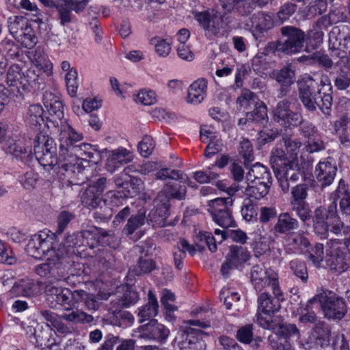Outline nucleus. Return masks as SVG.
Here are the masks:
<instances>
[{"label": "nucleus", "instance_id": "3c124183", "mask_svg": "<svg viewBox=\"0 0 350 350\" xmlns=\"http://www.w3.org/2000/svg\"><path fill=\"white\" fill-rule=\"evenodd\" d=\"M15 39L26 48H31L36 44V38L30 25L25 29Z\"/></svg>", "mask_w": 350, "mask_h": 350}, {"label": "nucleus", "instance_id": "20e7f679", "mask_svg": "<svg viewBox=\"0 0 350 350\" xmlns=\"http://www.w3.org/2000/svg\"><path fill=\"white\" fill-rule=\"evenodd\" d=\"M342 45L345 50L350 51V36L349 34L342 36L340 30L336 27L329 33V50L330 55L319 51L313 53L314 64L329 70L334 67V63L332 58L338 57L340 59L346 58V52L342 51L339 46Z\"/></svg>", "mask_w": 350, "mask_h": 350}, {"label": "nucleus", "instance_id": "9b49d317", "mask_svg": "<svg viewBox=\"0 0 350 350\" xmlns=\"http://www.w3.org/2000/svg\"><path fill=\"white\" fill-rule=\"evenodd\" d=\"M51 239L46 232L40 231L31 236L26 246V251L36 258H41L51 252L55 255L56 250L51 245Z\"/></svg>", "mask_w": 350, "mask_h": 350}, {"label": "nucleus", "instance_id": "774afa93", "mask_svg": "<svg viewBox=\"0 0 350 350\" xmlns=\"http://www.w3.org/2000/svg\"><path fill=\"white\" fill-rule=\"evenodd\" d=\"M136 248L140 256H144V258H149L154 254L156 246L151 240H147L142 243L141 245H136Z\"/></svg>", "mask_w": 350, "mask_h": 350}, {"label": "nucleus", "instance_id": "4be33fe9", "mask_svg": "<svg viewBox=\"0 0 350 350\" xmlns=\"http://www.w3.org/2000/svg\"><path fill=\"white\" fill-rule=\"evenodd\" d=\"M265 290V291L262 293L258 298V311L262 312L267 316H271L280 308V297L281 295H275V297L272 298L269 293V291L271 289L266 288Z\"/></svg>", "mask_w": 350, "mask_h": 350}, {"label": "nucleus", "instance_id": "ea45409f", "mask_svg": "<svg viewBox=\"0 0 350 350\" xmlns=\"http://www.w3.org/2000/svg\"><path fill=\"white\" fill-rule=\"evenodd\" d=\"M195 18L199 24L205 29L215 36L219 35V30L215 27V17L208 12H198L195 14Z\"/></svg>", "mask_w": 350, "mask_h": 350}, {"label": "nucleus", "instance_id": "72a5a7b5", "mask_svg": "<svg viewBox=\"0 0 350 350\" xmlns=\"http://www.w3.org/2000/svg\"><path fill=\"white\" fill-rule=\"evenodd\" d=\"M128 154L129 151L124 148L111 151L106 162L107 171L112 173L123 163H126L127 159L126 157Z\"/></svg>", "mask_w": 350, "mask_h": 350}, {"label": "nucleus", "instance_id": "393cba45", "mask_svg": "<svg viewBox=\"0 0 350 350\" xmlns=\"http://www.w3.org/2000/svg\"><path fill=\"white\" fill-rule=\"evenodd\" d=\"M286 250L288 253H296L299 250L307 248L310 245V241L302 231L291 232L285 239Z\"/></svg>", "mask_w": 350, "mask_h": 350}, {"label": "nucleus", "instance_id": "338daca9", "mask_svg": "<svg viewBox=\"0 0 350 350\" xmlns=\"http://www.w3.org/2000/svg\"><path fill=\"white\" fill-rule=\"evenodd\" d=\"M308 186L305 184H299L293 187L291 189V200L295 201H306L308 197Z\"/></svg>", "mask_w": 350, "mask_h": 350}, {"label": "nucleus", "instance_id": "7ed1b4c3", "mask_svg": "<svg viewBox=\"0 0 350 350\" xmlns=\"http://www.w3.org/2000/svg\"><path fill=\"white\" fill-rule=\"evenodd\" d=\"M280 31L281 38L277 41L269 42L266 46L267 51H277L291 55L307 51V47L304 48L307 35L301 29L286 25L280 27Z\"/></svg>", "mask_w": 350, "mask_h": 350}, {"label": "nucleus", "instance_id": "2eb2a0df", "mask_svg": "<svg viewBox=\"0 0 350 350\" xmlns=\"http://www.w3.org/2000/svg\"><path fill=\"white\" fill-rule=\"evenodd\" d=\"M291 103L287 99L279 101L273 109V119L285 127L296 126L301 114L290 109Z\"/></svg>", "mask_w": 350, "mask_h": 350}, {"label": "nucleus", "instance_id": "680f3d73", "mask_svg": "<svg viewBox=\"0 0 350 350\" xmlns=\"http://www.w3.org/2000/svg\"><path fill=\"white\" fill-rule=\"evenodd\" d=\"M71 291L67 288H64V290L59 295V297L55 300V302L60 305L65 310H70L72 309V304L70 301Z\"/></svg>", "mask_w": 350, "mask_h": 350}, {"label": "nucleus", "instance_id": "9d476101", "mask_svg": "<svg viewBox=\"0 0 350 350\" xmlns=\"http://www.w3.org/2000/svg\"><path fill=\"white\" fill-rule=\"evenodd\" d=\"M271 184L262 183L256 181L243 182V184L233 183L227 188V193L234 196L237 192H241L250 198L260 200L269 193Z\"/></svg>", "mask_w": 350, "mask_h": 350}, {"label": "nucleus", "instance_id": "864d4df0", "mask_svg": "<svg viewBox=\"0 0 350 350\" xmlns=\"http://www.w3.org/2000/svg\"><path fill=\"white\" fill-rule=\"evenodd\" d=\"M273 27V21L271 16L262 15L258 18V23L255 26L254 36L258 38V36L266 32Z\"/></svg>", "mask_w": 350, "mask_h": 350}, {"label": "nucleus", "instance_id": "a19ab883", "mask_svg": "<svg viewBox=\"0 0 350 350\" xmlns=\"http://www.w3.org/2000/svg\"><path fill=\"white\" fill-rule=\"evenodd\" d=\"M8 23L9 31L14 38L29 26L28 20L21 16L10 17Z\"/></svg>", "mask_w": 350, "mask_h": 350}, {"label": "nucleus", "instance_id": "39448f33", "mask_svg": "<svg viewBox=\"0 0 350 350\" xmlns=\"http://www.w3.org/2000/svg\"><path fill=\"white\" fill-rule=\"evenodd\" d=\"M82 137L81 134L77 133L69 125L62 126L59 139L61 155L69 154L79 160L83 157L92 158L94 154L90 151L92 150L90 144L85 143L77 144Z\"/></svg>", "mask_w": 350, "mask_h": 350}, {"label": "nucleus", "instance_id": "f704fd0d", "mask_svg": "<svg viewBox=\"0 0 350 350\" xmlns=\"http://www.w3.org/2000/svg\"><path fill=\"white\" fill-rule=\"evenodd\" d=\"M158 312V302L154 294L150 291L148 293V302L139 309V322L143 323L154 317Z\"/></svg>", "mask_w": 350, "mask_h": 350}, {"label": "nucleus", "instance_id": "6e6552de", "mask_svg": "<svg viewBox=\"0 0 350 350\" xmlns=\"http://www.w3.org/2000/svg\"><path fill=\"white\" fill-rule=\"evenodd\" d=\"M90 233L84 230L67 235L63 245L56 250L55 256L57 260H60L66 257L70 258L73 256H81L82 252H85L88 247L92 250L93 244L88 241L91 237Z\"/></svg>", "mask_w": 350, "mask_h": 350}, {"label": "nucleus", "instance_id": "8fccbe9b", "mask_svg": "<svg viewBox=\"0 0 350 350\" xmlns=\"http://www.w3.org/2000/svg\"><path fill=\"white\" fill-rule=\"evenodd\" d=\"M290 268L294 275L300 278L303 282H306L308 278L307 267L304 262L293 260L290 262Z\"/></svg>", "mask_w": 350, "mask_h": 350}, {"label": "nucleus", "instance_id": "13d9d810", "mask_svg": "<svg viewBox=\"0 0 350 350\" xmlns=\"http://www.w3.org/2000/svg\"><path fill=\"white\" fill-rule=\"evenodd\" d=\"M325 146L323 141L319 137H316V136L307 139L304 143V149L309 153L317 152L325 150Z\"/></svg>", "mask_w": 350, "mask_h": 350}, {"label": "nucleus", "instance_id": "c9c22d12", "mask_svg": "<svg viewBox=\"0 0 350 350\" xmlns=\"http://www.w3.org/2000/svg\"><path fill=\"white\" fill-rule=\"evenodd\" d=\"M88 255L94 256L97 261L100 263L105 268L108 269L114 265L115 256L111 252L103 247L98 245L92 250V254L88 253Z\"/></svg>", "mask_w": 350, "mask_h": 350}, {"label": "nucleus", "instance_id": "69168bd1", "mask_svg": "<svg viewBox=\"0 0 350 350\" xmlns=\"http://www.w3.org/2000/svg\"><path fill=\"white\" fill-rule=\"evenodd\" d=\"M241 215L247 221H251L257 215L256 208L250 200H245L241 208Z\"/></svg>", "mask_w": 350, "mask_h": 350}, {"label": "nucleus", "instance_id": "7c9ffc66", "mask_svg": "<svg viewBox=\"0 0 350 350\" xmlns=\"http://www.w3.org/2000/svg\"><path fill=\"white\" fill-rule=\"evenodd\" d=\"M146 210L142 208L136 214L132 215L127 220L122 230V233L126 236L133 234L138 228L147 223Z\"/></svg>", "mask_w": 350, "mask_h": 350}, {"label": "nucleus", "instance_id": "473e14b6", "mask_svg": "<svg viewBox=\"0 0 350 350\" xmlns=\"http://www.w3.org/2000/svg\"><path fill=\"white\" fill-rule=\"evenodd\" d=\"M291 158H288L284 151L280 148L273 149L270 156V164L275 174H280L281 170H284L286 165L291 162Z\"/></svg>", "mask_w": 350, "mask_h": 350}, {"label": "nucleus", "instance_id": "6ab92c4d", "mask_svg": "<svg viewBox=\"0 0 350 350\" xmlns=\"http://www.w3.org/2000/svg\"><path fill=\"white\" fill-rule=\"evenodd\" d=\"M138 333L141 338L163 342L168 337L170 331L157 320L151 319L148 323L138 328Z\"/></svg>", "mask_w": 350, "mask_h": 350}, {"label": "nucleus", "instance_id": "ddd939ff", "mask_svg": "<svg viewBox=\"0 0 350 350\" xmlns=\"http://www.w3.org/2000/svg\"><path fill=\"white\" fill-rule=\"evenodd\" d=\"M250 257V253L246 247L239 245L230 246L226 260L221 267V274L225 277L228 276L230 270L245 263Z\"/></svg>", "mask_w": 350, "mask_h": 350}, {"label": "nucleus", "instance_id": "bf43d9fd", "mask_svg": "<svg viewBox=\"0 0 350 350\" xmlns=\"http://www.w3.org/2000/svg\"><path fill=\"white\" fill-rule=\"evenodd\" d=\"M284 146L288 153L291 154V158H297L301 143L297 139H292L287 136L282 138Z\"/></svg>", "mask_w": 350, "mask_h": 350}, {"label": "nucleus", "instance_id": "1a4fd4ad", "mask_svg": "<svg viewBox=\"0 0 350 350\" xmlns=\"http://www.w3.org/2000/svg\"><path fill=\"white\" fill-rule=\"evenodd\" d=\"M250 280L257 291L270 288L275 296L281 295L278 274L271 269H266L263 265L253 266L250 273Z\"/></svg>", "mask_w": 350, "mask_h": 350}, {"label": "nucleus", "instance_id": "c85d7f7f", "mask_svg": "<svg viewBox=\"0 0 350 350\" xmlns=\"http://www.w3.org/2000/svg\"><path fill=\"white\" fill-rule=\"evenodd\" d=\"M335 88L340 91L347 90L350 87V51L346 57L344 67H341L333 80Z\"/></svg>", "mask_w": 350, "mask_h": 350}, {"label": "nucleus", "instance_id": "423d86ee", "mask_svg": "<svg viewBox=\"0 0 350 350\" xmlns=\"http://www.w3.org/2000/svg\"><path fill=\"white\" fill-rule=\"evenodd\" d=\"M319 237L321 239L327 240L325 245L326 252L328 255L327 264L330 269L338 273L346 271L348 265L345 262L344 250L350 246V235L346 237L328 235L327 237Z\"/></svg>", "mask_w": 350, "mask_h": 350}, {"label": "nucleus", "instance_id": "a878e982", "mask_svg": "<svg viewBox=\"0 0 350 350\" xmlns=\"http://www.w3.org/2000/svg\"><path fill=\"white\" fill-rule=\"evenodd\" d=\"M206 89L207 81L204 79L195 81L188 89L187 103L194 105L200 103L206 96Z\"/></svg>", "mask_w": 350, "mask_h": 350}, {"label": "nucleus", "instance_id": "4468645a", "mask_svg": "<svg viewBox=\"0 0 350 350\" xmlns=\"http://www.w3.org/2000/svg\"><path fill=\"white\" fill-rule=\"evenodd\" d=\"M57 170L59 173L69 179L83 180L85 168L81 161L69 154L62 156L59 152V163Z\"/></svg>", "mask_w": 350, "mask_h": 350}, {"label": "nucleus", "instance_id": "79ce46f5", "mask_svg": "<svg viewBox=\"0 0 350 350\" xmlns=\"http://www.w3.org/2000/svg\"><path fill=\"white\" fill-rule=\"evenodd\" d=\"M280 175L290 180H297L300 175L297 158H291V162L286 165V167H285L284 170H281V172H280V174H275V176Z\"/></svg>", "mask_w": 350, "mask_h": 350}, {"label": "nucleus", "instance_id": "f8f14e48", "mask_svg": "<svg viewBox=\"0 0 350 350\" xmlns=\"http://www.w3.org/2000/svg\"><path fill=\"white\" fill-rule=\"evenodd\" d=\"M166 202L163 195L157 196L154 200V208L146 216L147 224L153 228H162L169 224L167 219L170 215V204H166Z\"/></svg>", "mask_w": 350, "mask_h": 350}, {"label": "nucleus", "instance_id": "b1692460", "mask_svg": "<svg viewBox=\"0 0 350 350\" xmlns=\"http://www.w3.org/2000/svg\"><path fill=\"white\" fill-rule=\"evenodd\" d=\"M123 295L120 298L113 299L111 301L110 310L113 313L120 312L121 308L129 307L134 304L138 299V294L131 286L123 287Z\"/></svg>", "mask_w": 350, "mask_h": 350}, {"label": "nucleus", "instance_id": "09e8293b", "mask_svg": "<svg viewBox=\"0 0 350 350\" xmlns=\"http://www.w3.org/2000/svg\"><path fill=\"white\" fill-rule=\"evenodd\" d=\"M297 124H299V134L306 140L315 137L317 133V129L313 123L308 120H304L302 117Z\"/></svg>", "mask_w": 350, "mask_h": 350}, {"label": "nucleus", "instance_id": "6e6d98bb", "mask_svg": "<svg viewBox=\"0 0 350 350\" xmlns=\"http://www.w3.org/2000/svg\"><path fill=\"white\" fill-rule=\"evenodd\" d=\"M237 340L244 344H250L253 339V325L252 324L240 327L237 332Z\"/></svg>", "mask_w": 350, "mask_h": 350}, {"label": "nucleus", "instance_id": "e433bc0d", "mask_svg": "<svg viewBox=\"0 0 350 350\" xmlns=\"http://www.w3.org/2000/svg\"><path fill=\"white\" fill-rule=\"evenodd\" d=\"M82 204L89 208H96L105 202L100 193L96 192L93 187H88L81 196Z\"/></svg>", "mask_w": 350, "mask_h": 350}, {"label": "nucleus", "instance_id": "a18cd8bd", "mask_svg": "<svg viewBox=\"0 0 350 350\" xmlns=\"http://www.w3.org/2000/svg\"><path fill=\"white\" fill-rule=\"evenodd\" d=\"M247 119L250 122L261 123L267 118V109L266 105L262 103H255V109L247 113Z\"/></svg>", "mask_w": 350, "mask_h": 350}, {"label": "nucleus", "instance_id": "aec40b11", "mask_svg": "<svg viewBox=\"0 0 350 350\" xmlns=\"http://www.w3.org/2000/svg\"><path fill=\"white\" fill-rule=\"evenodd\" d=\"M40 293L39 284L33 280L25 278L16 281L11 289L10 294L12 297H32Z\"/></svg>", "mask_w": 350, "mask_h": 350}, {"label": "nucleus", "instance_id": "0e129e2a", "mask_svg": "<svg viewBox=\"0 0 350 350\" xmlns=\"http://www.w3.org/2000/svg\"><path fill=\"white\" fill-rule=\"evenodd\" d=\"M98 207L99 209L93 213L94 219L100 221H108L112 216L111 208L106 204V202H103Z\"/></svg>", "mask_w": 350, "mask_h": 350}, {"label": "nucleus", "instance_id": "dca6fc26", "mask_svg": "<svg viewBox=\"0 0 350 350\" xmlns=\"http://www.w3.org/2000/svg\"><path fill=\"white\" fill-rule=\"evenodd\" d=\"M270 77L280 85L278 98H282L289 93L291 86L295 81V72L292 65L286 64L280 69L273 70Z\"/></svg>", "mask_w": 350, "mask_h": 350}, {"label": "nucleus", "instance_id": "4c0bfd02", "mask_svg": "<svg viewBox=\"0 0 350 350\" xmlns=\"http://www.w3.org/2000/svg\"><path fill=\"white\" fill-rule=\"evenodd\" d=\"M156 268V263L152 258H144V256H140L137 265L129 269V274L135 275L147 274Z\"/></svg>", "mask_w": 350, "mask_h": 350}, {"label": "nucleus", "instance_id": "f03ea898", "mask_svg": "<svg viewBox=\"0 0 350 350\" xmlns=\"http://www.w3.org/2000/svg\"><path fill=\"white\" fill-rule=\"evenodd\" d=\"M332 87L330 83L317 82L309 77L299 87V97L304 107L310 112L317 108L326 116H330L332 105Z\"/></svg>", "mask_w": 350, "mask_h": 350}, {"label": "nucleus", "instance_id": "603ef678", "mask_svg": "<svg viewBox=\"0 0 350 350\" xmlns=\"http://www.w3.org/2000/svg\"><path fill=\"white\" fill-rule=\"evenodd\" d=\"M8 152L16 159L25 161L29 157L31 150H27L18 143H14L9 146Z\"/></svg>", "mask_w": 350, "mask_h": 350}, {"label": "nucleus", "instance_id": "cd10ccee", "mask_svg": "<svg viewBox=\"0 0 350 350\" xmlns=\"http://www.w3.org/2000/svg\"><path fill=\"white\" fill-rule=\"evenodd\" d=\"M247 181H256L272 184V177L269 170L263 165L256 163L252 165L246 175Z\"/></svg>", "mask_w": 350, "mask_h": 350}, {"label": "nucleus", "instance_id": "5fc2aeb1", "mask_svg": "<svg viewBox=\"0 0 350 350\" xmlns=\"http://www.w3.org/2000/svg\"><path fill=\"white\" fill-rule=\"evenodd\" d=\"M230 200V198H219L210 200L208 202L209 208L208 209L211 215L217 213L219 211H225L230 210L227 205V200Z\"/></svg>", "mask_w": 350, "mask_h": 350}, {"label": "nucleus", "instance_id": "5701e85b", "mask_svg": "<svg viewBox=\"0 0 350 350\" xmlns=\"http://www.w3.org/2000/svg\"><path fill=\"white\" fill-rule=\"evenodd\" d=\"M185 183L186 181L167 183L157 196L163 195L167 200L166 204H170V199L184 200L187 193Z\"/></svg>", "mask_w": 350, "mask_h": 350}, {"label": "nucleus", "instance_id": "bb28decb", "mask_svg": "<svg viewBox=\"0 0 350 350\" xmlns=\"http://www.w3.org/2000/svg\"><path fill=\"white\" fill-rule=\"evenodd\" d=\"M299 228V221L293 217L289 213H280L278 217V221L273 227L275 233L290 234V232Z\"/></svg>", "mask_w": 350, "mask_h": 350}, {"label": "nucleus", "instance_id": "052dcab7", "mask_svg": "<svg viewBox=\"0 0 350 350\" xmlns=\"http://www.w3.org/2000/svg\"><path fill=\"white\" fill-rule=\"evenodd\" d=\"M222 144L217 137H210V141L205 149L204 156L211 158L217 152L221 150Z\"/></svg>", "mask_w": 350, "mask_h": 350}, {"label": "nucleus", "instance_id": "0eeeda50", "mask_svg": "<svg viewBox=\"0 0 350 350\" xmlns=\"http://www.w3.org/2000/svg\"><path fill=\"white\" fill-rule=\"evenodd\" d=\"M315 303L320 304L324 317L329 320H341L347 312L344 299L329 291H323L308 301V304Z\"/></svg>", "mask_w": 350, "mask_h": 350}, {"label": "nucleus", "instance_id": "f257e3e1", "mask_svg": "<svg viewBox=\"0 0 350 350\" xmlns=\"http://www.w3.org/2000/svg\"><path fill=\"white\" fill-rule=\"evenodd\" d=\"M332 202L327 206H319L313 212L312 226L318 237L350 235V226L346 225L338 215L337 200L339 201V211L344 219L350 221V189L343 179L338 182V187L329 195Z\"/></svg>", "mask_w": 350, "mask_h": 350}, {"label": "nucleus", "instance_id": "49530a36", "mask_svg": "<svg viewBox=\"0 0 350 350\" xmlns=\"http://www.w3.org/2000/svg\"><path fill=\"white\" fill-rule=\"evenodd\" d=\"M55 151L56 149L46 151L43 154L36 156V158L42 166L45 167H51V168L57 167L56 169H57L59 163V156L58 157L55 156Z\"/></svg>", "mask_w": 350, "mask_h": 350}, {"label": "nucleus", "instance_id": "f3484780", "mask_svg": "<svg viewBox=\"0 0 350 350\" xmlns=\"http://www.w3.org/2000/svg\"><path fill=\"white\" fill-rule=\"evenodd\" d=\"M7 84L11 88L12 93L17 96L18 94H22L21 90H26L28 85L32 83H36L38 82V77L33 80H28L21 72V68L18 65H12L7 72Z\"/></svg>", "mask_w": 350, "mask_h": 350}, {"label": "nucleus", "instance_id": "c03bdc74", "mask_svg": "<svg viewBox=\"0 0 350 350\" xmlns=\"http://www.w3.org/2000/svg\"><path fill=\"white\" fill-rule=\"evenodd\" d=\"M273 331L284 338L295 337L297 339L300 338L299 330L295 324L281 323L275 325Z\"/></svg>", "mask_w": 350, "mask_h": 350}, {"label": "nucleus", "instance_id": "412c9836", "mask_svg": "<svg viewBox=\"0 0 350 350\" xmlns=\"http://www.w3.org/2000/svg\"><path fill=\"white\" fill-rule=\"evenodd\" d=\"M61 319L75 323H91L94 318L92 315L88 314L80 310L72 311L70 314L62 315L53 325V327L62 334H67L71 332L70 328L65 325Z\"/></svg>", "mask_w": 350, "mask_h": 350}, {"label": "nucleus", "instance_id": "a211bd4d", "mask_svg": "<svg viewBox=\"0 0 350 350\" xmlns=\"http://www.w3.org/2000/svg\"><path fill=\"white\" fill-rule=\"evenodd\" d=\"M337 170L336 163L332 158H328L326 161H321L317 165L314 175L321 189L332 184Z\"/></svg>", "mask_w": 350, "mask_h": 350}, {"label": "nucleus", "instance_id": "37998d69", "mask_svg": "<svg viewBox=\"0 0 350 350\" xmlns=\"http://www.w3.org/2000/svg\"><path fill=\"white\" fill-rule=\"evenodd\" d=\"M44 110L40 105H31L27 112V120L30 124L37 126L44 123Z\"/></svg>", "mask_w": 350, "mask_h": 350}, {"label": "nucleus", "instance_id": "de8ad7c7", "mask_svg": "<svg viewBox=\"0 0 350 350\" xmlns=\"http://www.w3.org/2000/svg\"><path fill=\"white\" fill-rule=\"evenodd\" d=\"M211 215L213 220L217 224L224 228L233 226L235 223L232 218L230 210L221 212L219 211L218 213H213Z\"/></svg>", "mask_w": 350, "mask_h": 350}, {"label": "nucleus", "instance_id": "e2e57ef3", "mask_svg": "<svg viewBox=\"0 0 350 350\" xmlns=\"http://www.w3.org/2000/svg\"><path fill=\"white\" fill-rule=\"evenodd\" d=\"M38 180L37 174L31 170L24 174L20 179L21 183L26 189L34 188Z\"/></svg>", "mask_w": 350, "mask_h": 350}, {"label": "nucleus", "instance_id": "c756f323", "mask_svg": "<svg viewBox=\"0 0 350 350\" xmlns=\"http://www.w3.org/2000/svg\"><path fill=\"white\" fill-rule=\"evenodd\" d=\"M43 102L51 116H55L59 120L64 117L62 103L53 94L46 92L43 96Z\"/></svg>", "mask_w": 350, "mask_h": 350}, {"label": "nucleus", "instance_id": "58836bf2", "mask_svg": "<svg viewBox=\"0 0 350 350\" xmlns=\"http://www.w3.org/2000/svg\"><path fill=\"white\" fill-rule=\"evenodd\" d=\"M290 205L291 210L296 213L303 223H306L310 219H312L313 215L311 214V210L306 201L291 200Z\"/></svg>", "mask_w": 350, "mask_h": 350}, {"label": "nucleus", "instance_id": "4d7b16f0", "mask_svg": "<svg viewBox=\"0 0 350 350\" xmlns=\"http://www.w3.org/2000/svg\"><path fill=\"white\" fill-rule=\"evenodd\" d=\"M155 147V144L151 136L146 135L143 139L139 142L138 148L140 154L144 157H148L153 151Z\"/></svg>", "mask_w": 350, "mask_h": 350}, {"label": "nucleus", "instance_id": "2f4dec72", "mask_svg": "<svg viewBox=\"0 0 350 350\" xmlns=\"http://www.w3.org/2000/svg\"><path fill=\"white\" fill-rule=\"evenodd\" d=\"M53 149H56V144L50 136L42 133L36 135L33 140V150L36 157Z\"/></svg>", "mask_w": 350, "mask_h": 350}]
</instances>
